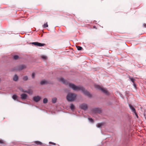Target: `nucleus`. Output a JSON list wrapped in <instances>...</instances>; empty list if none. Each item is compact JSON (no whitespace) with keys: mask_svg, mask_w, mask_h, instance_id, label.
I'll return each mask as SVG.
<instances>
[{"mask_svg":"<svg viewBox=\"0 0 146 146\" xmlns=\"http://www.w3.org/2000/svg\"><path fill=\"white\" fill-rule=\"evenodd\" d=\"M69 86L72 88L74 90L78 91V90L81 91L86 96H87L89 97H91V95L89 92L86 90L84 88L81 86H76L72 83H69Z\"/></svg>","mask_w":146,"mask_h":146,"instance_id":"1","label":"nucleus"},{"mask_svg":"<svg viewBox=\"0 0 146 146\" xmlns=\"http://www.w3.org/2000/svg\"><path fill=\"white\" fill-rule=\"evenodd\" d=\"M77 95L73 93H69L66 96V99L69 102H72L76 99Z\"/></svg>","mask_w":146,"mask_h":146,"instance_id":"2","label":"nucleus"},{"mask_svg":"<svg viewBox=\"0 0 146 146\" xmlns=\"http://www.w3.org/2000/svg\"><path fill=\"white\" fill-rule=\"evenodd\" d=\"M95 87L97 89H99L101 90L106 95L108 94V92L107 90L105 89H104L100 87L98 85H96L95 86Z\"/></svg>","mask_w":146,"mask_h":146,"instance_id":"3","label":"nucleus"},{"mask_svg":"<svg viewBox=\"0 0 146 146\" xmlns=\"http://www.w3.org/2000/svg\"><path fill=\"white\" fill-rule=\"evenodd\" d=\"M26 68V66L25 65L22 64L18 66L15 70L18 71H21L22 70Z\"/></svg>","mask_w":146,"mask_h":146,"instance_id":"4","label":"nucleus"},{"mask_svg":"<svg viewBox=\"0 0 146 146\" xmlns=\"http://www.w3.org/2000/svg\"><path fill=\"white\" fill-rule=\"evenodd\" d=\"M92 111L94 113H100L101 111V110L100 108H95L92 109Z\"/></svg>","mask_w":146,"mask_h":146,"instance_id":"5","label":"nucleus"},{"mask_svg":"<svg viewBox=\"0 0 146 146\" xmlns=\"http://www.w3.org/2000/svg\"><path fill=\"white\" fill-rule=\"evenodd\" d=\"M80 108L81 109L84 110H86L88 109V106L86 104H83L80 105Z\"/></svg>","mask_w":146,"mask_h":146,"instance_id":"6","label":"nucleus"},{"mask_svg":"<svg viewBox=\"0 0 146 146\" xmlns=\"http://www.w3.org/2000/svg\"><path fill=\"white\" fill-rule=\"evenodd\" d=\"M32 44H33L36 46H44L45 44L44 43H41L38 42H33L31 43Z\"/></svg>","mask_w":146,"mask_h":146,"instance_id":"7","label":"nucleus"},{"mask_svg":"<svg viewBox=\"0 0 146 146\" xmlns=\"http://www.w3.org/2000/svg\"><path fill=\"white\" fill-rule=\"evenodd\" d=\"M33 99V100L35 102H38L40 100L41 97L39 96H34Z\"/></svg>","mask_w":146,"mask_h":146,"instance_id":"8","label":"nucleus"},{"mask_svg":"<svg viewBox=\"0 0 146 146\" xmlns=\"http://www.w3.org/2000/svg\"><path fill=\"white\" fill-rule=\"evenodd\" d=\"M58 81L60 82H62L64 84H66L67 83L66 82V80L62 78H61L59 79Z\"/></svg>","mask_w":146,"mask_h":146,"instance_id":"9","label":"nucleus"},{"mask_svg":"<svg viewBox=\"0 0 146 146\" xmlns=\"http://www.w3.org/2000/svg\"><path fill=\"white\" fill-rule=\"evenodd\" d=\"M21 98L23 100H25L27 98V95L25 94H21Z\"/></svg>","mask_w":146,"mask_h":146,"instance_id":"10","label":"nucleus"},{"mask_svg":"<svg viewBox=\"0 0 146 146\" xmlns=\"http://www.w3.org/2000/svg\"><path fill=\"white\" fill-rule=\"evenodd\" d=\"M129 107L131 109V110L132 111L136 113V110L135 108L133 107L131 104H129Z\"/></svg>","mask_w":146,"mask_h":146,"instance_id":"11","label":"nucleus"},{"mask_svg":"<svg viewBox=\"0 0 146 146\" xmlns=\"http://www.w3.org/2000/svg\"><path fill=\"white\" fill-rule=\"evenodd\" d=\"M48 83V82L46 80H43L41 81L40 84L41 85L47 84Z\"/></svg>","mask_w":146,"mask_h":146,"instance_id":"12","label":"nucleus"},{"mask_svg":"<svg viewBox=\"0 0 146 146\" xmlns=\"http://www.w3.org/2000/svg\"><path fill=\"white\" fill-rule=\"evenodd\" d=\"M18 76L16 75L15 74L13 78V80L15 81H17L18 80Z\"/></svg>","mask_w":146,"mask_h":146,"instance_id":"13","label":"nucleus"},{"mask_svg":"<svg viewBox=\"0 0 146 146\" xmlns=\"http://www.w3.org/2000/svg\"><path fill=\"white\" fill-rule=\"evenodd\" d=\"M103 124L104 123H98L96 126L98 128H101Z\"/></svg>","mask_w":146,"mask_h":146,"instance_id":"14","label":"nucleus"},{"mask_svg":"<svg viewBox=\"0 0 146 146\" xmlns=\"http://www.w3.org/2000/svg\"><path fill=\"white\" fill-rule=\"evenodd\" d=\"M25 92L28 93L30 95L33 94V91L31 90H29L28 91L26 90V91Z\"/></svg>","mask_w":146,"mask_h":146,"instance_id":"15","label":"nucleus"},{"mask_svg":"<svg viewBox=\"0 0 146 146\" xmlns=\"http://www.w3.org/2000/svg\"><path fill=\"white\" fill-rule=\"evenodd\" d=\"M70 108L72 110H74L75 109V106L73 104H71L70 106Z\"/></svg>","mask_w":146,"mask_h":146,"instance_id":"16","label":"nucleus"},{"mask_svg":"<svg viewBox=\"0 0 146 146\" xmlns=\"http://www.w3.org/2000/svg\"><path fill=\"white\" fill-rule=\"evenodd\" d=\"M35 144H36L37 145H42V143L39 141H35Z\"/></svg>","mask_w":146,"mask_h":146,"instance_id":"17","label":"nucleus"},{"mask_svg":"<svg viewBox=\"0 0 146 146\" xmlns=\"http://www.w3.org/2000/svg\"><path fill=\"white\" fill-rule=\"evenodd\" d=\"M23 79L24 81H27L28 80V77L27 76H25L23 77Z\"/></svg>","mask_w":146,"mask_h":146,"instance_id":"18","label":"nucleus"},{"mask_svg":"<svg viewBox=\"0 0 146 146\" xmlns=\"http://www.w3.org/2000/svg\"><path fill=\"white\" fill-rule=\"evenodd\" d=\"M129 78L133 83H134V82H135V79L134 78H132V77H129Z\"/></svg>","mask_w":146,"mask_h":146,"instance_id":"19","label":"nucleus"},{"mask_svg":"<svg viewBox=\"0 0 146 146\" xmlns=\"http://www.w3.org/2000/svg\"><path fill=\"white\" fill-rule=\"evenodd\" d=\"M17 97L18 96H17L14 94L12 98L14 100H15L17 99Z\"/></svg>","mask_w":146,"mask_h":146,"instance_id":"20","label":"nucleus"},{"mask_svg":"<svg viewBox=\"0 0 146 146\" xmlns=\"http://www.w3.org/2000/svg\"><path fill=\"white\" fill-rule=\"evenodd\" d=\"M57 99L56 98H54L52 100V102L54 104L56 102Z\"/></svg>","mask_w":146,"mask_h":146,"instance_id":"21","label":"nucleus"},{"mask_svg":"<svg viewBox=\"0 0 146 146\" xmlns=\"http://www.w3.org/2000/svg\"><path fill=\"white\" fill-rule=\"evenodd\" d=\"M48 102V100L46 98H44L43 100V103L46 104Z\"/></svg>","mask_w":146,"mask_h":146,"instance_id":"22","label":"nucleus"},{"mask_svg":"<svg viewBox=\"0 0 146 146\" xmlns=\"http://www.w3.org/2000/svg\"><path fill=\"white\" fill-rule=\"evenodd\" d=\"M76 48H77V50H82V48L80 46H76Z\"/></svg>","mask_w":146,"mask_h":146,"instance_id":"23","label":"nucleus"},{"mask_svg":"<svg viewBox=\"0 0 146 146\" xmlns=\"http://www.w3.org/2000/svg\"><path fill=\"white\" fill-rule=\"evenodd\" d=\"M43 27L44 28H45L46 27H48V25L47 24V23H45L43 25Z\"/></svg>","mask_w":146,"mask_h":146,"instance_id":"24","label":"nucleus"},{"mask_svg":"<svg viewBox=\"0 0 146 146\" xmlns=\"http://www.w3.org/2000/svg\"><path fill=\"white\" fill-rule=\"evenodd\" d=\"M19 57V56L17 55H15L14 56V58L15 60L17 59Z\"/></svg>","mask_w":146,"mask_h":146,"instance_id":"25","label":"nucleus"},{"mask_svg":"<svg viewBox=\"0 0 146 146\" xmlns=\"http://www.w3.org/2000/svg\"><path fill=\"white\" fill-rule=\"evenodd\" d=\"M35 74L34 73H33L32 74V78L33 79H34L35 78Z\"/></svg>","mask_w":146,"mask_h":146,"instance_id":"26","label":"nucleus"},{"mask_svg":"<svg viewBox=\"0 0 146 146\" xmlns=\"http://www.w3.org/2000/svg\"><path fill=\"white\" fill-rule=\"evenodd\" d=\"M42 58L43 59H44V60H46L47 58V57L46 56H42Z\"/></svg>","mask_w":146,"mask_h":146,"instance_id":"27","label":"nucleus"},{"mask_svg":"<svg viewBox=\"0 0 146 146\" xmlns=\"http://www.w3.org/2000/svg\"><path fill=\"white\" fill-rule=\"evenodd\" d=\"M19 90H21L22 92H25V91H26V90H24L22 88H19Z\"/></svg>","mask_w":146,"mask_h":146,"instance_id":"28","label":"nucleus"},{"mask_svg":"<svg viewBox=\"0 0 146 146\" xmlns=\"http://www.w3.org/2000/svg\"><path fill=\"white\" fill-rule=\"evenodd\" d=\"M88 119L89 121L91 122H94V120L92 118H89Z\"/></svg>","mask_w":146,"mask_h":146,"instance_id":"29","label":"nucleus"},{"mask_svg":"<svg viewBox=\"0 0 146 146\" xmlns=\"http://www.w3.org/2000/svg\"><path fill=\"white\" fill-rule=\"evenodd\" d=\"M49 143L50 144H52L54 145H56V143H54L53 142H49Z\"/></svg>","mask_w":146,"mask_h":146,"instance_id":"30","label":"nucleus"},{"mask_svg":"<svg viewBox=\"0 0 146 146\" xmlns=\"http://www.w3.org/2000/svg\"><path fill=\"white\" fill-rule=\"evenodd\" d=\"M134 113H135V115H136V117L137 118H138V115L136 113H136L135 112H134Z\"/></svg>","mask_w":146,"mask_h":146,"instance_id":"31","label":"nucleus"},{"mask_svg":"<svg viewBox=\"0 0 146 146\" xmlns=\"http://www.w3.org/2000/svg\"><path fill=\"white\" fill-rule=\"evenodd\" d=\"M4 143L3 141L2 140H0V143L3 144Z\"/></svg>","mask_w":146,"mask_h":146,"instance_id":"32","label":"nucleus"},{"mask_svg":"<svg viewBox=\"0 0 146 146\" xmlns=\"http://www.w3.org/2000/svg\"><path fill=\"white\" fill-rule=\"evenodd\" d=\"M143 26L145 27H146V24H145V23H144L143 24Z\"/></svg>","mask_w":146,"mask_h":146,"instance_id":"33","label":"nucleus"},{"mask_svg":"<svg viewBox=\"0 0 146 146\" xmlns=\"http://www.w3.org/2000/svg\"><path fill=\"white\" fill-rule=\"evenodd\" d=\"M133 83L134 86L135 87L136 86V84L135 83V82H134V83Z\"/></svg>","mask_w":146,"mask_h":146,"instance_id":"34","label":"nucleus"}]
</instances>
